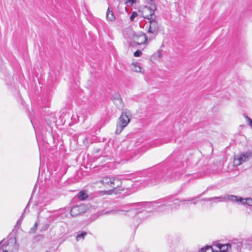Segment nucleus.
<instances>
[{
	"instance_id": "obj_1",
	"label": "nucleus",
	"mask_w": 252,
	"mask_h": 252,
	"mask_svg": "<svg viewBox=\"0 0 252 252\" xmlns=\"http://www.w3.org/2000/svg\"><path fill=\"white\" fill-rule=\"evenodd\" d=\"M99 182L104 186H108L113 189H117V191L124 190L123 188L121 189L122 184L121 180L116 177L109 176L104 177L100 180Z\"/></svg>"
},
{
	"instance_id": "obj_2",
	"label": "nucleus",
	"mask_w": 252,
	"mask_h": 252,
	"mask_svg": "<svg viewBox=\"0 0 252 252\" xmlns=\"http://www.w3.org/2000/svg\"><path fill=\"white\" fill-rule=\"evenodd\" d=\"M130 113L128 112H123L118 119L117 123L116 133L119 134L124 128L127 126L130 122Z\"/></svg>"
},
{
	"instance_id": "obj_3",
	"label": "nucleus",
	"mask_w": 252,
	"mask_h": 252,
	"mask_svg": "<svg viewBox=\"0 0 252 252\" xmlns=\"http://www.w3.org/2000/svg\"><path fill=\"white\" fill-rule=\"evenodd\" d=\"M156 9L155 5H151L150 6H145L141 8V14L143 18L148 20L153 18H156L157 16L155 15V11Z\"/></svg>"
},
{
	"instance_id": "obj_4",
	"label": "nucleus",
	"mask_w": 252,
	"mask_h": 252,
	"mask_svg": "<svg viewBox=\"0 0 252 252\" xmlns=\"http://www.w3.org/2000/svg\"><path fill=\"white\" fill-rule=\"evenodd\" d=\"M226 197L229 201L232 202H236L240 204L247 205L250 207H252V198L250 197L243 198L236 195H229Z\"/></svg>"
},
{
	"instance_id": "obj_5",
	"label": "nucleus",
	"mask_w": 252,
	"mask_h": 252,
	"mask_svg": "<svg viewBox=\"0 0 252 252\" xmlns=\"http://www.w3.org/2000/svg\"><path fill=\"white\" fill-rule=\"evenodd\" d=\"M252 158V152H246L235 157L234 165L239 166L243 163L248 161Z\"/></svg>"
},
{
	"instance_id": "obj_6",
	"label": "nucleus",
	"mask_w": 252,
	"mask_h": 252,
	"mask_svg": "<svg viewBox=\"0 0 252 252\" xmlns=\"http://www.w3.org/2000/svg\"><path fill=\"white\" fill-rule=\"evenodd\" d=\"M1 249L3 250V252H14L18 250V246L14 239H10L7 244L3 243Z\"/></svg>"
},
{
	"instance_id": "obj_7",
	"label": "nucleus",
	"mask_w": 252,
	"mask_h": 252,
	"mask_svg": "<svg viewBox=\"0 0 252 252\" xmlns=\"http://www.w3.org/2000/svg\"><path fill=\"white\" fill-rule=\"evenodd\" d=\"M149 27L148 30L149 33L157 35L159 30V26L156 18H153L149 20Z\"/></svg>"
},
{
	"instance_id": "obj_8",
	"label": "nucleus",
	"mask_w": 252,
	"mask_h": 252,
	"mask_svg": "<svg viewBox=\"0 0 252 252\" xmlns=\"http://www.w3.org/2000/svg\"><path fill=\"white\" fill-rule=\"evenodd\" d=\"M87 207L84 204H81L73 207L70 210V214L73 217H76L79 215L86 212Z\"/></svg>"
},
{
	"instance_id": "obj_9",
	"label": "nucleus",
	"mask_w": 252,
	"mask_h": 252,
	"mask_svg": "<svg viewBox=\"0 0 252 252\" xmlns=\"http://www.w3.org/2000/svg\"><path fill=\"white\" fill-rule=\"evenodd\" d=\"M132 39L133 42L138 45L147 44V38L144 33L134 35Z\"/></svg>"
},
{
	"instance_id": "obj_10",
	"label": "nucleus",
	"mask_w": 252,
	"mask_h": 252,
	"mask_svg": "<svg viewBox=\"0 0 252 252\" xmlns=\"http://www.w3.org/2000/svg\"><path fill=\"white\" fill-rule=\"evenodd\" d=\"M131 69L135 72L141 73H144V69L141 66L139 63H132L131 64Z\"/></svg>"
},
{
	"instance_id": "obj_11",
	"label": "nucleus",
	"mask_w": 252,
	"mask_h": 252,
	"mask_svg": "<svg viewBox=\"0 0 252 252\" xmlns=\"http://www.w3.org/2000/svg\"><path fill=\"white\" fill-rule=\"evenodd\" d=\"M229 195H226L224 196H220V197H212V198H208L204 199V200L207 201H213L214 202L217 203V202H220L222 201H229L228 199L227 198V196H229Z\"/></svg>"
},
{
	"instance_id": "obj_12",
	"label": "nucleus",
	"mask_w": 252,
	"mask_h": 252,
	"mask_svg": "<svg viewBox=\"0 0 252 252\" xmlns=\"http://www.w3.org/2000/svg\"><path fill=\"white\" fill-rule=\"evenodd\" d=\"M113 102L118 109H122L123 108L124 106V103L119 95L116 96V97L113 99Z\"/></svg>"
},
{
	"instance_id": "obj_13",
	"label": "nucleus",
	"mask_w": 252,
	"mask_h": 252,
	"mask_svg": "<svg viewBox=\"0 0 252 252\" xmlns=\"http://www.w3.org/2000/svg\"><path fill=\"white\" fill-rule=\"evenodd\" d=\"M171 202H165L164 201L163 203L159 204L158 203H153L152 204L153 207H155L157 209L159 210V211H162L164 209H162L163 208L166 206H172Z\"/></svg>"
},
{
	"instance_id": "obj_14",
	"label": "nucleus",
	"mask_w": 252,
	"mask_h": 252,
	"mask_svg": "<svg viewBox=\"0 0 252 252\" xmlns=\"http://www.w3.org/2000/svg\"><path fill=\"white\" fill-rule=\"evenodd\" d=\"M88 197V195L86 190H82L78 194V198L81 200H85Z\"/></svg>"
},
{
	"instance_id": "obj_15",
	"label": "nucleus",
	"mask_w": 252,
	"mask_h": 252,
	"mask_svg": "<svg viewBox=\"0 0 252 252\" xmlns=\"http://www.w3.org/2000/svg\"><path fill=\"white\" fill-rule=\"evenodd\" d=\"M106 18L108 20L113 21L115 20V16L112 11L110 10L109 8H108L106 13Z\"/></svg>"
},
{
	"instance_id": "obj_16",
	"label": "nucleus",
	"mask_w": 252,
	"mask_h": 252,
	"mask_svg": "<svg viewBox=\"0 0 252 252\" xmlns=\"http://www.w3.org/2000/svg\"><path fill=\"white\" fill-rule=\"evenodd\" d=\"M87 235V233L86 232H82L80 234H78L76 236V240L77 241L82 240L84 239L85 236Z\"/></svg>"
},
{
	"instance_id": "obj_17",
	"label": "nucleus",
	"mask_w": 252,
	"mask_h": 252,
	"mask_svg": "<svg viewBox=\"0 0 252 252\" xmlns=\"http://www.w3.org/2000/svg\"><path fill=\"white\" fill-rule=\"evenodd\" d=\"M199 252H214L213 250L212 249L211 247L206 246L205 247L202 248Z\"/></svg>"
},
{
	"instance_id": "obj_18",
	"label": "nucleus",
	"mask_w": 252,
	"mask_h": 252,
	"mask_svg": "<svg viewBox=\"0 0 252 252\" xmlns=\"http://www.w3.org/2000/svg\"><path fill=\"white\" fill-rule=\"evenodd\" d=\"M137 0H125V3L127 5L132 6L134 3H136Z\"/></svg>"
},
{
	"instance_id": "obj_19",
	"label": "nucleus",
	"mask_w": 252,
	"mask_h": 252,
	"mask_svg": "<svg viewBox=\"0 0 252 252\" xmlns=\"http://www.w3.org/2000/svg\"><path fill=\"white\" fill-rule=\"evenodd\" d=\"M137 16L136 12L133 11L132 12L131 15L130 16V20L131 21H133L134 18Z\"/></svg>"
},
{
	"instance_id": "obj_20",
	"label": "nucleus",
	"mask_w": 252,
	"mask_h": 252,
	"mask_svg": "<svg viewBox=\"0 0 252 252\" xmlns=\"http://www.w3.org/2000/svg\"><path fill=\"white\" fill-rule=\"evenodd\" d=\"M142 55V52L140 50H137L134 53V56L135 57H138L141 56Z\"/></svg>"
},
{
	"instance_id": "obj_21",
	"label": "nucleus",
	"mask_w": 252,
	"mask_h": 252,
	"mask_svg": "<svg viewBox=\"0 0 252 252\" xmlns=\"http://www.w3.org/2000/svg\"><path fill=\"white\" fill-rule=\"evenodd\" d=\"M245 118L248 121L249 125L252 128V120L247 116H245Z\"/></svg>"
},
{
	"instance_id": "obj_22",
	"label": "nucleus",
	"mask_w": 252,
	"mask_h": 252,
	"mask_svg": "<svg viewBox=\"0 0 252 252\" xmlns=\"http://www.w3.org/2000/svg\"><path fill=\"white\" fill-rule=\"evenodd\" d=\"M119 211H122L121 210H117V212L115 210H111L109 212H106V214H115L118 213Z\"/></svg>"
},
{
	"instance_id": "obj_23",
	"label": "nucleus",
	"mask_w": 252,
	"mask_h": 252,
	"mask_svg": "<svg viewBox=\"0 0 252 252\" xmlns=\"http://www.w3.org/2000/svg\"><path fill=\"white\" fill-rule=\"evenodd\" d=\"M195 199V198H190L188 199H185L182 201H181V202H186V201H191Z\"/></svg>"
},
{
	"instance_id": "obj_24",
	"label": "nucleus",
	"mask_w": 252,
	"mask_h": 252,
	"mask_svg": "<svg viewBox=\"0 0 252 252\" xmlns=\"http://www.w3.org/2000/svg\"><path fill=\"white\" fill-rule=\"evenodd\" d=\"M37 227V222H35V223H34V226H33V228H32L31 229V230H33V231H34V229H36Z\"/></svg>"
},
{
	"instance_id": "obj_25",
	"label": "nucleus",
	"mask_w": 252,
	"mask_h": 252,
	"mask_svg": "<svg viewBox=\"0 0 252 252\" xmlns=\"http://www.w3.org/2000/svg\"><path fill=\"white\" fill-rule=\"evenodd\" d=\"M178 203V200L177 199L175 200L173 202L174 204H175V205H177Z\"/></svg>"
},
{
	"instance_id": "obj_26",
	"label": "nucleus",
	"mask_w": 252,
	"mask_h": 252,
	"mask_svg": "<svg viewBox=\"0 0 252 252\" xmlns=\"http://www.w3.org/2000/svg\"><path fill=\"white\" fill-rule=\"evenodd\" d=\"M3 241H2V242H1L0 243V248H1V246H2V244H3Z\"/></svg>"
},
{
	"instance_id": "obj_27",
	"label": "nucleus",
	"mask_w": 252,
	"mask_h": 252,
	"mask_svg": "<svg viewBox=\"0 0 252 252\" xmlns=\"http://www.w3.org/2000/svg\"><path fill=\"white\" fill-rule=\"evenodd\" d=\"M143 204L147 205V203H143L142 204H140L139 205H143Z\"/></svg>"
}]
</instances>
